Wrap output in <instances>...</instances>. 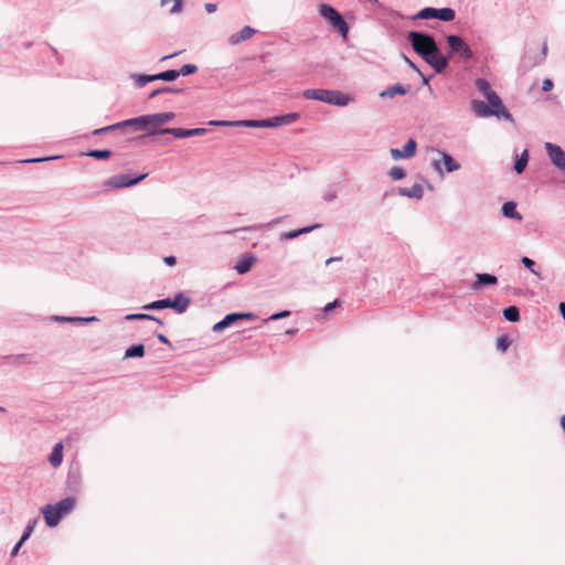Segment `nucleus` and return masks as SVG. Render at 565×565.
<instances>
[{
	"mask_svg": "<svg viewBox=\"0 0 565 565\" xmlns=\"http://www.w3.org/2000/svg\"><path fill=\"white\" fill-rule=\"evenodd\" d=\"M76 505L74 497H65L54 504H47L41 508L44 521L49 527H55L61 520L70 514Z\"/></svg>",
	"mask_w": 565,
	"mask_h": 565,
	"instance_id": "f257e3e1",
	"label": "nucleus"
},
{
	"mask_svg": "<svg viewBox=\"0 0 565 565\" xmlns=\"http://www.w3.org/2000/svg\"><path fill=\"white\" fill-rule=\"evenodd\" d=\"M306 99L319 100L329 105L344 107L354 100L351 95L335 89L311 88L302 92Z\"/></svg>",
	"mask_w": 565,
	"mask_h": 565,
	"instance_id": "f03ea898",
	"label": "nucleus"
},
{
	"mask_svg": "<svg viewBox=\"0 0 565 565\" xmlns=\"http://www.w3.org/2000/svg\"><path fill=\"white\" fill-rule=\"evenodd\" d=\"M318 11L319 14L324 18L330 23V25L341 34L343 39L348 38L350 30L349 24L332 6L328 3H321Z\"/></svg>",
	"mask_w": 565,
	"mask_h": 565,
	"instance_id": "7ed1b4c3",
	"label": "nucleus"
},
{
	"mask_svg": "<svg viewBox=\"0 0 565 565\" xmlns=\"http://www.w3.org/2000/svg\"><path fill=\"white\" fill-rule=\"evenodd\" d=\"M546 55H547L546 42L543 43L541 49L531 46L524 52V54L521 58V62H520V67L524 72H529L532 68H534L535 66L542 64L545 61Z\"/></svg>",
	"mask_w": 565,
	"mask_h": 565,
	"instance_id": "20e7f679",
	"label": "nucleus"
},
{
	"mask_svg": "<svg viewBox=\"0 0 565 565\" xmlns=\"http://www.w3.org/2000/svg\"><path fill=\"white\" fill-rule=\"evenodd\" d=\"M433 152H436L440 157V159H434L430 163L434 171L439 175L455 172L461 168L460 163H458L447 151L433 149Z\"/></svg>",
	"mask_w": 565,
	"mask_h": 565,
	"instance_id": "39448f33",
	"label": "nucleus"
},
{
	"mask_svg": "<svg viewBox=\"0 0 565 565\" xmlns=\"http://www.w3.org/2000/svg\"><path fill=\"white\" fill-rule=\"evenodd\" d=\"M408 40L413 50L420 57L437 45L435 39L431 35L417 31H411L408 33Z\"/></svg>",
	"mask_w": 565,
	"mask_h": 565,
	"instance_id": "423d86ee",
	"label": "nucleus"
},
{
	"mask_svg": "<svg viewBox=\"0 0 565 565\" xmlns=\"http://www.w3.org/2000/svg\"><path fill=\"white\" fill-rule=\"evenodd\" d=\"M456 13L451 8H431L427 7L417 12L412 19L413 20H428V19H438L440 21L450 22L455 19Z\"/></svg>",
	"mask_w": 565,
	"mask_h": 565,
	"instance_id": "0eeeda50",
	"label": "nucleus"
},
{
	"mask_svg": "<svg viewBox=\"0 0 565 565\" xmlns=\"http://www.w3.org/2000/svg\"><path fill=\"white\" fill-rule=\"evenodd\" d=\"M447 43L450 49V55L459 54L463 60H471L473 57L471 47L459 35H448Z\"/></svg>",
	"mask_w": 565,
	"mask_h": 565,
	"instance_id": "6e6552de",
	"label": "nucleus"
},
{
	"mask_svg": "<svg viewBox=\"0 0 565 565\" xmlns=\"http://www.w3.org/2000/svg\"><path fill=\"white\" fill-rule=\"evenodd\" d=\"M422 58L427 63L429 64L436 73H441L445 71V68L447 67L448 65V58L445 57L441 53H440V50L438 47V45H436L434 49H431L429 52H427L426 54H424V56H422Z\"/></svg>",
	"mask_w": 565,
	"mask_h": 565,
	"instance_id": "1a4fd4ad",
	"label": "nucleus"
},
{
	"mask_svg": "<svg viewBox=\"0 0 565 565\" xmlns=\"http://www.w3.org/2000/svg\"><path fill=\"white\" fill-rule=\"evenodd\" d=\"M119 127H134L135 130L146 131L148 135H153L150 115H143L136 118L126 119L119 122Z\"/></svg>",
	"mask_w": 565,
	"mask_h": 565,
	"instance_id": "9d476101",
	"label": "nucleus"
},
{
	"mask_svg": "<svg viewBox=\"0 0 565 565\" xmlns=\"http://www.w3.org/2000/svg\"><path fill=\"white\" fill-rule=\"evenodd\" d=\"M545 149L553 164L565 172V151L552 142H546Z\"/></svg>",
	"mask_w": 565,
	"mask_h": 565,
	"instance_id": "9b49d317",
	"label": "nucleus"
},
{
	"mask_svg": "<svg viewBox=\"0 0 565 565\" xmlns=\"http://www.w3.org/2000/svg\"><path fill=\"white\" fill-rule=\"evenodd\" d=\"M147 177V173L136 178H129L126 174L115 175L107 180L106 184L114 189H121L137 184Z\"/></svg>",
	"mask_w": 565,
	"mask_h": 565,
	"instance_id": "f8f14e48",
	"label": "nucleus"
},
{
	"mask_svg": "<svg viewBox=\"0 0 565 565\" xmlns=\"http://www.w3.org/2000/svg\"><path fill=\"white\" fill-rule=\"evenodd\" d=\"M161 132L170 134L175 138H189L195 136H203L207 132L205 128H191V129H182V128H164L161 129Z\"/></svg>",
	"mask_w": 565,
	"mask_h": 565,
	"instance_id": "ddd939ff",
	"label": "nucleus"
},
{
	"mask_svg": "<svg viewBox=\"0 0 565 565\" xmlns=\"http://www.w3.org/2000/svg\"><path fill=\"white\" fill-rule=\"evenodd\" d=\"M490 108H493V111L497 114H492V116L499 118V119H507V120H513L512 115L509 113V110L503 105L501 98L498 96V94H493L492 98L488 99Z\"/></svg>",
	"mask_w": 565,
	"mask_h": 565,
	"instance_id": "4468645a",
	"label": "nucleus"
},
{
	"mask_svg": "<svg viewBox=\"0 0 565 565\" xmlns=\"http://www.w3.org/2000/svg\"><path fill=\"white\" fill-rule=\"evenodd\" d=\"M174 117H175V114L172 111L151 114L150 118H151L153 135L162 134L161 126L171 121Z\"/></svg>",
	"mask_w": 565,
	"mask_h": 565,
	"instance_id": "2eb2a0df",
	"label": "nucleus"
},
{
	"mask_svg": "<svg viewBox=\"0 0 565 565\" xmlns=\"http://www.w3.org/2000/svg\"><path fill=\"white\" fill-rule=\"evenodd\" d=\"M298 118H299L298 113H289V114H285V115H280V116H275L271 118H267V127L274 128V127H278V126L290 125V124L297 121Z\"/></svg>",
	"mask_w": 565,
	"mask_h": 565,
	"instance_id": "dca6fc26",
	"label": "nucleus"
},
{
	"mask_svg": "<svg viewBox=\"0 0 565 565\" xmlns=\"http://www.w3.org/2000/svg\"><path fill=\"white\" fill-rule=\"evenodd\" d=\"M255 33H256L255 29H253L252 26L246 25L239 32L232 34L228 38V43L231 45H237L241 42H244V41L250 39Z\"/></svg>",
	"mask_w": 565,
	"mask_h": 565,
	"instance_id": "f3484780",
	"label": "nucleus"
},
{
	"mask_svg": "<svg viewBox=\"0 0 565 565\" xmlns=\"http://www.w3.org/2000/svg\"><path fill=\"white\" fill-rule=\"evenodd\" d=\"M190 298L184 296L182 292H179L175 295L174 299H170V307L174 309L178 313H183L189 305H190Z\"/></svg>",
	"mask_w": 565,
	"mask_h": 565,
	"instance_id": "a211bd4d",
	"label": "nucleus"
},
{
	"mask_svg": "<svg viewBox=\"0 0 565 565\" xmlns=\"http://www.w3.org/2000/svg\"><path fill=\"white\" fill-rule=\"evenodd\" d=\"M498 282L497 276L492 274L481 273L476 275V281L472 284V289H479L484 286L495 285Z\"/></svg>",
	"mask_w": 565,
	"mask_h": 565,
	"instance_id": "6ab92c4d",
	"label": "nucleus"
},
{
	"mask_svg": "<svg viewBox=\"0 0 565 565\" xmlns=\"http://www.w3.org/2000/svg\"><path fill=\"white\" fill-rule=\"evenodd\" d=\"M398 194L411 199L420 200L424 195V189L420 184L415 183L411 188H398Z\"/></svg>",
	"mask_w": 565,
	"mask_h": 565,
	"instance_id": "aec40b11",
	"label": "nucleus"
},
{
	"mask_svg": "<svg viewBox=\"0 0 565 565\" xmlns=\"http://www.w3.org/2000/svg\"><path fill=\"white\" fill-rule=\"evenodd\" d=\"M63 461V444L57 443L53 446L51 455L49 456V462L53 468H57Z\"/></svg>",
	"mask_w": 565,
	"mask_h": 565,
	"instance_id": "412c9836",
	"label": "nucleus"
},
{
	"mask_svg": "<svg viewBox=\"0 0 565 565\" xmlns=\"http://www.w3.org/2000/svg\"><path fill=\"white\" fill-rule=\"evenodd\" d=\"M472 109L478 117H490L492 114H497L493 108H490L489 104L482 100H472Z\"/></svg>",
	"mask_w": 565,
	"mask_h": 565,
	"instance_id": "4be33fe9",
	"label": "nucleus"
},
{
	"mask_svg": "<svg viewBox=\"0 0 565 565\" xmlns=\"http://www.w3.org/2000/svg\"><path fill=\"white\" fill-rule=\"evenodd\" d=\"M320 227V224H315V225H311V226H307V227H302L300 230H297V231H290V232H285V233H281L280 234V241H287V239H294L302 234H307V233H310L311 231L316 230Z\"/></svg>",
	"mask_w": 565,
	"mask_h": 565,
	"instance_id": "5701e85b",
	"label": "nucleus"
},
{
	"mask_svg": "<svg viewBox=\"0 0 565 565\" xmlns=\"http://www.w3.org/2000/svg\"><path fill=\"white\" fill-rule=\"evenodd\" d=\"M502 214L508 218L522 220V215L516 211V204L513 201L505 202L502 205Z\"/></svg>",
	"mask_w": 565,
	"mask_h": 565,
	"instance_id": "b1692460",
	"label": "nucleus"
},
{
	"mask_svg": "<svg viewBox=\"0 0 565 565\" xmlns=\"http://www.w3.org/2000/svg\"><path fill=\"white\" fill-rule=\"evenodd\" d=\"M238 320V316L236 312L226 315L221 321L216 322L212 330L214 332H221L230 327L232 323Z\"/></svg>",
	"mask_w": 565,
	"mask_h": 565,
	"instance_id": "393cba45",
	"label": "nucleus"
},
{
	"mask_svg": "<svg viewBox=\"0 0 565 565\" xmlns=\"http://www.w3.org/2000/svg\"><path fill=\"white\" fill-rule=\"evenodd\" d=\"M477 89L488 99L492 98L493 94H497L492 88L490 83L484 78H478L476 81Z\"/></svg>",
	"mask_w": 565,
	"mask_h": 565,
	"instance_id": "a878e982",
	"label": "nucleus"
},
{
	"mask_svg": "<svg viewBox=\"0 0 565 565\" xmlns=\"http://www.w3.org/2000/svg\"><path fill=\"white\" fill-rule=\"evenodd\" d=\"M256 258L253 255H247L239 259V262L235 265V269L238 274H245L247 273L253 264L255 263Z\"/></svg>",
	"mask_w": 565,
	"mask_h": 565,
	"instance_id": "bb28decb",
	"label": "nucleus"
},
{
	"mask_svg": "<svg viewBox=\"0 0 565 565\" xmlns=\"http://www.w3.org/2000/svg\"><path fill=\"white\" fill-rule=\"evenodd\" d=\"M407 93V88L402 84H396L392 87H387L386 89L380 93L381 97L393 98L395 95H405Z\"/></svg>",
	"mask_w": 565,
	"mask_h": 565,
	"instance_id": "cd10ccee",
	"label": "nucleus"
},
{
	"mask_svg": "<svg viewBox=\"0 0 565 565\" xmlns=\"http://www.w3.org/2000/svg\"><path fill=\"white\" fill-rule=\"evenodd\" d=\"M79 482H81L79 469L77 467L70 468L68 473H67V486L71 489L76 490Z\"/></svg>",
	"mask_w": 565,
	"mask_h": 565,
	"instance_id": "c85d7f7f",
	"label": "nucleus"
},
{
	"mask_svg": "<svg viewBox=\"0 0 565 565\" xmlns=\"http://www.w3.org/2000/svg\"><path fill=\"white\" fill-rule=\"evenodd\" d=\"M143 355L145 345L139 343L129 347L125 352L124 359L142 358Z\"/></svg>",
	"mask_w": 565,
	"mask_h": 565,
	"instance_id": "c756f323",
	"label": "nucleus"
},
{
	"mask_svg": "<svg viewBox=\"0 0 565 565\" xmlns=\"http://www.w3.org/2000/svg\"><path fill=\"white\" fill-rule=\"evenodd\" d=\"M529 161V151L525 149L521 153L520 157H516L515 163H514V170L518 174L522 173L527 164Z\"/></svg>",
	"mask_w": 565,
	"mask_h": 565,
	"instance_id": "7c9ffc66",
	"label": "nucleus"
},
{
	"mask_svg": "<svg viewBox=\"0 0 565 565\" xmlns=\"http://www.w3.org/2000/svg\"><path fill=\"white\" fill-rule=\"evenodd\" d=\"M503 317L510 322H516L520 319L519 308L510 306L503 310Z\"/></svg>",
	"mask_w": 565,
	"mask_h": 565,
	"instance_id": "2f4dec72",
	"label": "nucleus"
},
{
	"mask_svg": "<svg viewBox=\"0 0 565 565\" xmlns=\"http://www.w3.org/2000/svg\"><path fill=\"white\" fill-rule=\"evenodd\" d=\"M170 307V298L152 301L143 306L145 310H159Z\"/></svg>",
	"mask_w": 565,
	"mask_h": 565,
	"instance_id": "473e14b6",
	"label": "nucleus"
},
{
	"mask_svg": "<svg viewBox=\"0 0 565 565\" xmlns=\"http://www.w3.org/2000/svg\"><path fill=\"white\" fill-rule=\"evenodd\" d=\"M153 320L160 326H162V321L151 315L148 313H129L125 317V320L132 321V320Z\"/></svg>",
	"mask_w": 565,
	"mask_h": 565,
	"instance_id": "72a5a7b5",
	"label": "nucleus"
},
{
	"mask_svg": "<svg viewBox=\"0 0 565 565\" xmlns=\"http://www.w3.org/2000/svg\"><path fill=\"white\" fill-rule=\"evenodd\" d=\"M417 143L414 139H408V141L404 145L402 152L405 158H412L416 153Z\"/></svg>",
	"mask_w": 565,
	"mask_h": 565,
	"instance_id": "f704fd0d",
	"label": "nucleus"
},
{
	"mask_svg": "<svg viewBox=\"0 0 565 565\" xmlns=\"http://www.w3.org/2000/svg\"><path fill=\"white\" fill-rule=\"evenodd\" d=\"M167 93L181 94V93H183V89L182 88H173V87H170V86H163V87L153 89L149 94V98H154L156 96H158L160 94H167Z\"/></svg>",
	"mask_w": 565,
	"mask_h": 565,
	"instance_id": "c9c22d12",
	"label": "nucleus"
},
{
	"mask_svg": "<svg viewBox=\"0 0 565 565\" xmlns=\"http://www.w3.org/2000/svg\"><path fill=\"white\" fill-rule=\"evenodd\" d=\"M178 78L175 70H168L158 74H154V81H167L172 82Z\"/></svg>",
	"mask_w": 565,
	"mask_h": 565,
	"instance_id": "e433bc0d",
	"label": "nucleus"
},
{
	"mask_svg": "<svg viewBox=\"0 0 565 565\" xmlns=\"http://www.w3.org/2000/svg\"><path fill=\"white\" fill-rule=\"evenodd\" d=\"M131 77L135 79V83L137 86L142 87L146 84L154 81V74L153 75H146V74H134Z\"/></svg>",
	"mask_w": 565,
	"mask_h": 565,
	"instance_id": "4c0bfd02",
	"label": "nucleus"
},
{
	"mask_svg": "<svg viewBox=\"0 0 565 565\" xmlns=\"http://www.w3.org/2000/svg\"><path fill=\"white\" fill-rule=\"evenodd\" d=\"M239 126L249 127V128H268L267 127V119L263 120H244L239 121Z\"/></svg>",
	"mask_w": 565,
	"mask_h": 565,
	"instance_id": "58836bf2",
	"label": "nucleus"
},
{
	"mask_svg": "<svg viewBox=\"0 0 565 565\" xmlns=\"http://www.w3.org/2000/svg\"><path fill=\"white\" fill-rule=\"evenodd\" d=\"M196 71H198L196 65H194V64H184L181 68L175 70V73L178 74V77H179V76L191 75V74L195 73Z\"/></svg>",
	"mask_w": 565,
	"mask_h": 565,
	"instance_id": "ea45409f",
	"label": "nucleus"
},
{
	"mask_svg": "<svg viewBox=\"0 0 565 565\" xmlns=\"http://www.w3.org/2000/svg\"><path fill=\"white\" fill-rule=\"evenodd\" d=\"M35 524H36V520H35V519L30 520V521L28 522V524H26V526L24 527L23 533H22V535H21V537H20V540H21L22 542H25V541H26V540L32 535V533H33V531H34V527H35Z\"/></svg>",
	"mask_w": 565,
	"mask_h": 565,
	"instance_id": "a19ab883",
	"label": "nucleus"
},
{
	"mask_svg": "<svg viewBox=\"0 0 565 565\" xmlns=\"http://www.w3.org/2000/svg\"><path fill=\"white\" fill-rule=\"evenodd\" d=\"M88 157H92L97 160L108 159L111 154L110 150H90L86 153Z\"/></svg>",
	"mask_w": 565,
	"mask_h": 565,
	"instance_id": "79ce46f5",
	"label": "nucleus"
},
{
	"mask_svg": "<svg viewBox=\"0 0 565 565\" xmlns=\"http://www.w3.org/2000/svg\"><path fill=\"white\" fill-rule=\"evenodd\" d=\"M56 320H60V321H67V322H73V321H78V322H93V321H98V318L97 317H87V318H77V317H55Z\"/></svg>",
	"mask_w": 565,
	"mask_h": 565,
	"instance_id": "37998d69",
	"label": "nucleus"
},
{
	"mask_svg": "<svg viewBox=\"0 0 565 565\" xmlns=\"http://www.w3.org/2000/svg\"><path fill=\"white\" fill-rule=\"evenodd\" d=\"M338 198V190L335 189L334 185H330L328 186V189H326V191L323 192L322 194V199L326 201V202H332L334 201L335 199Z\"/></svg>",
	"mask_w": 565,
	"mask_h": 565,
	"instance_id": "c03bdc74",
	"label": "nucleus"
},
{
	"mask_svg": "<svg viewBox=\"0 0 565 565\" xmlns=\"http://www.w3.org/2000/svg\"><path fill=\"white\" fill-rule=\"evenodd\" d=\"M388 175L395 180V181H398V180H402L405 178L406 173H405V170L401 167H393L390 172H388Z\"/></svg>",
	"mask_w": 565,
	"mask_h": 565,
	"instance_id": "a18cd8bd",
	"label": "nucleus"
},
{
	"mask_svg": "<svg viewBox=\"0 0 565 565\" xmlns=\"http://www.w3.org/2000/svg\"><path fill=\"white\" fill-rule=\"evenodd\" d=\"M511 341L507 335H500L497 340V349L501 352H504L510 347Z\"/></svg>",
	"mask_w": 565,
	"mask_h": 565,
	"instance_id": "49530a36",
	"label": "nucleus"
},
{
	"mask_svg": "<svg viewBox=\"0 0 565 565\" xmlns=\"http://www.w3.org/2000/svg\"><path fill=\"white\" fill-rule=\"evenodd\" d=\"M210 126H217V127H234L241 125V122L237 121H228V120H211L209 121Z\"/></svg>",
	"mask_w": 565,
	"mask_h": 565,
	"instance_id": "de8ad7c7",
	"label": "nucleus"
},
{
	"mask_svg": "<svg viewBox=\"0 0 565 565\" xmlns=\"http://www.w3.org/2000/svg\"><path fill=\"white\" fill-rule=\"evenodd\" d=\"M521 263L527 268L531 270V273H533L534 275L539 276L540 277V274L534 269V260L524 256L521 258Z\"/></svg>",
	"mask_w": 565,
	"mask_h": 565,
	"instance_id": "09e8293b",
	"label": "nucleus"
},
{
	"mask_svg": "<svg viewBox=\"0 0 565 565\" xmlns=\"http://www.w3.org/2000/svg\"><path fill=\"white\" fill-rule=\"evenodd\" d=\"M119 122L117 124H114V125H109V126H106V127H103V128H98V129H95L93 131V135L97 136V135H102V134H105L107 131H111V130H116V129H119Z\"/></svg>",
	"mask_w": 565,
	"mask_h": 565,
	"instance_id": "8fccbe9b",
	"label": "nucleus"
},
{
	"mask_svg": "<svg viewBox=\"0 0 565 565\" xmlns=\"http://www.w3.org/2000/svg\"><path fill=\"white\" fill-rule=\"evenodd\" d=\"M289 316H290V311L289 310H282L280 312L271 315L269 317V320H279V319H282V318H286V317H289Z\"/></svg>",
	"mask_w": 565,
	"mask_h": 565,
	"instance_id": "3c124183",
	"label": "nucleus"
},
{
	"mask_svg": "<svg viewBox=\"0 0 565 565\" xmlns=\"http://www.w3.org/2000/svg\"><path fill=\"white\" fill-rule=\"evenodd\" d=\"M56 158L57 157L33 158V159L23 160L22 162H24V163H35V162H43V161H47V160H52V159H56Z\"/></svg>",
	"mask_w": 565,
	"mask_h": 565,
	"instance_id": "603ef678",
	"label": "nucleus"
},
{
	"mask_svg": "<svg viewBox=\"0 0 565 565\" xmlns=\"http://www.w3.org/2000/svg\"><path fill=\"white\" fill-rule=\"evenodd\" d=\"M391 156L394 160H398V159H402V158H405L402 150L397 149V148H392L391 149Z\"/></svg>",
	"mask_w": 565,
	"mask_h": 565,
	"instance_id": "864d4df0",
	"label": "nucleus"
},
{
	"mask_svg": "<svg viewBox=\"0 0 565 565\" xmlns=\"http://www.w3.org/2000/svg\"><path fill=\"white\" fill-rule=\"evenodd\" d=\"M553 81L550 78H545L542 83V89L544 92H550L553 88Z\"/></svg>",
	"mask_w": 565,
	"mask_h": 565,
	"instance_id": "5fc2aeb1",
	"label": "nucleus"
},
{
	"mask_svg": "<svg viewBox=\"0 0 565 565\" xmlns=\"http://www.w3.org/2000/svg\"><path fill=\"white\" fill-rule=\"evenodd\" d=\"M173 1H174V4L170 9L171 14L179 13L181 11L182 0H173Z\"/></svg>",
	"mask_w": 565,
	"mask_h": 565,
	"instance_id": "6e6d98bb",
	"label": "nucleus"
},
{
	"mask_svg": "<svg viewBox=\"0 0 565 565\" xmlns=\"http://www.w3.org/2000/svg\"><path fill=\"white\" fill-rule=\"evenodd\" d=\"M338 305H339V300H338V299H335V300H333L332 302L327 303V305L324 306V308H323V311H324V312H329V311H331L333 308H335Z\"/></svg>",
	"mask_w": 565,
	"mask_h": 565,
	"instance_id": "4d7b16f0",
	"label": "nucleus"
},
{
	"mask_svg": "<svg viewBox=\"0 0 565 565\" xmlns=\"http://www.w3.org/2000/svg\"><path fill=\"white\" fill-rule=\"evenodd\" d=\"M23 544H24V542H22L21 540H19V541H18V543H17V544L13 546V548L11 550L10 555H11V556H15V555L19 553V551H20V548H21V546H22Z\"/></svg>",
	"mask_w": 565,
	"mask_h": 565,
	"instance_id": "13d9d810",
	"label": "nucleus"
},
{
	"mask_svg": "<svg viewBox=\"0 0 565 565\" xmlns=\"http://www.w3.org/2000/svg\"><path fill=\"white\" fill-rule=\"evenodd\" d=\"M405 62L407 63V65L414 70L415 72H417L418 74H420V71L419 68L415 65V63H413L408 57H404Z\"/></svg>",
	"mask_w": 565,
	"mask_h": 565,
	"instance_id": "bf43d9fd",
	"label": "nucleus"
},
{
	"mask_svg": "<svg viewBox=\"0 0 565 565\" xmlns=\"http://www.w3.org/2000/svg\"><path fill=\"white\" fill-rule=\"evenodd\" d=\"M236 313L238 316V320H241V319L249 320L253 318V313H250V312H236Z\"/></svg>",
	"mask_w": 565,
	"mask_h": 565,
	"instance_id": "052dcab7",
	"label": "nucleus"
},
{
	"mask_svg": "<svg viewBox=\"0 0 565 565\" xmlns=\"http://www.w3.org/2000/svg\"><path fill=\"white\" fill-rule=\"evenodd\" d=\"M205 10L207 13H213L216 11V4L215 3H206Z\"/></svg>",
	"mask_w": 565,
	"mask_h": 565,
	"instance_id": "680f3d73",
	"label": "nucleus"
},
{
	"mask_svg": "<svg viewBox=\"0 0 565 565\" xmlns=\"http://www.w3.org/2000/svg\"><path fill=\"white\" fill-rule=\"evenodd\" d=\"M177 259L174 256H168L164 258V263L169 266H173L175 264Z\"/></svg>",
	"mask_w": 565,
	"mask_h": 565,
	"instance_id": "e2e57ef3",
	"label": "nucleus"
},
{
	"mask_svg": "<svg viewBox=\"0 0 565 565\" xmlns=\"http://www.w3.org/2000/svg\"><path fill=\"white\" fill-rule=\"evenodd\" d=\"M157 338H158V340H159L160 342H162V343H164V344H170L169 339H168L164 334L159 333V334L157 335Z\"/></svg>",
	"mask_w": 565,
	"mask_h": 565,
	"instance_id": "0e129e2a",
	"label": "nucleus"
},
{
	"mask_svg": "<svg viewBox=\"0 0 565 565\" xmlns=\"http://www.w3.org/2000/svg\"><path fill=\"white\" fill-rule=\"evenodd\" d=\"M340 260H342V257H340V256L330 257L326 260V265H330L332 263L340 262Z\"/></svg>",
	"mask_w": 565,
	"mask_h": 565,
	"instance_id": "69168bd1",
	"label": "nucleus"
},
{
	"mask_svg": "<svg viewBox=\"0 0 565 565\" xmlns=\"http://www.w3.org/2000/svg\"><path fill=\"white\" fill-rule=\"evenodd\" d=\"M558 308L563 319L565 320V302H561Z\"/></svg>",
	"mask_w": 565,
	"mask_h": 565,
	"instance_id": "338daca9",
	"label": "nucleus"
},
{
	"mask_svg": "<svg viewBox=\"0 0 565 565\" xmlns=\"http://www.w3.org/2000/svg\"><path fill=\"white\" fill-rule=\"evenodd\" d=\"M419 75L423 77V85H428L429 84V78L424 76L422 73Z\"/></svg>",
	"mask_w": 565,
	"mask_h": 565,
	"instance_id": "774afa93",
	"label": "nucleus"
}]
</instances>
